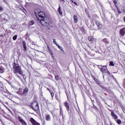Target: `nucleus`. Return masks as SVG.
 Masks as SVG:
<instances>
[{
    "label": "nucleus",
    "instance_id": "obj_31",
    "mask_svg": "<svg viewBox=\"0 0 125 125\" xmlns=\"http://www.w3.org/2000/svg\"><path fill=\"white\" fill-rule=\"evenodd\" d=\"M3 8L1 6H0V12L2 10Z\"/></svg>",
    "mask_w": 125,
    "mask_h": 125
},
{
    "label": "nucleus",
    "instance_id": "obj_11",
    "mask_svg": "<svg viewBox=\"0 0 125 125\" xmlns=\"http://www.w3.org/2000/svg\"><path fill=\"white\" fill-rule=\"evenodd\" d=\"M96 24L99 29L102 28V24H101L100 23H99L98 22H96Z\"/></svg>",
    "mask_w": 125,
    "mask_h": 125
},
{
    "label": "nucleus",
    "instance_id": "obj_35",
    "mask_svg": "<svg viewBox=\"0 0 125 125\" xmlns=\"http://www.w3.org/2000/svg\"><path fill=\"white\" fill-rule=\"evenodd\" d=\"M74 4H75L76 5H77V3L76 2H74Z\"/></svg>",
    "mask_w": 125,
    "mask_h": 125
},
{
    "label": "nucleus",
    "instance_id": "obj_21",
    "mask_svg": "<svg viewBox=\"0 0 125 125\" xmlns=\"http://www.w3.org/2000/svg\"><path fill=\"white\" fill-rule=\"evenodd\" d=\"M117 123L118 124V125H121L122 124V121H121L120 119H118L117 120Z\"/></svg>",
    "mask_w": 125,
    "mask_h": 125
},
{
    "label": "nucleus",
    "instance_id": "obj_3",
    "mask_svg": "<svg viewBox=\"0 0 125 125\" xmlns=\"http://www.w3.org/2000/svg\"><path fill=\"white\" fill-rule=\"evenodd\" d=\"M40 22L41 23V25L42 26H45L47 27L49 25V21L44 18V19H42V20H39Z\"/></svg>",
    "mask_w": 125,
    "mask_h": 125
},
{
    "label": "nucleus",
    "instance_id": "obj_32",
    "mask_svg": "<svg viewBox=\"0 0 125 125\" xmlns=\"http://www.w3.org/2000/svg\"><path fill=\"white\" fill-rule=\"evenodd\" d=\"M47 90H48V91H49V92H50V91H51V90H50L49 89V88H47Z\"/></svg>",
    "mask_w": 125,
    "mask_h": 125
},
{
    "label": "nucleus",
    "instance_id": "obj_40",
    "mask_svg": "<svg viewBox=\"0 0 125 125\" xmlns=\"http://www.w3.org/2000/svg\"><path fill=\"white\" fill-rule=\"evenodd\" d=\"M124 21L125 22V17H124Z\"/></svg>",
    "mask_w": 125,
    "mask_h": 125
},
{
    "label": "nucleus",
    "instance_id": "obj_36",
    "mask_svg": "<svg viewBox=\"0 0 125 125\" xmlns=\"http://www.w3.org/2000/svg\"><path fill=\"white\" fill-rule=\"evenodd\" d=\"M118 13H121V11L119 9H118Z\"/></svg>",
    "mask_w": 125,
    "mask_h": 125
},
{
    "label": "nucleus",
    "instance_id": "obj_14",
    "mask_svg": "<svg viewBox=\"0 0 125 125\" xmlns=\"http://www.w3.org/2000/svg\"><path fill=\"white\" fill-rule=\"evenodd\" d=\"M58 12L60 15H62V11H61V7H60V5H59V7Z\"/></svg>",
    "mask_w": 125,
    "mask_h": 125
},
{
    "label": "nucleus",
    "instance_id": "obj_9",
    "mask_svg": "<svg viewBox=\"0 0 125 125\" xmlns=\"http://www.w3.org/2000/svg\"><path fill=\"white\" fill-rule=\"evenodd\" d=\"M111 116L112 117L114 118V119H115V120H118V116L115 114V112L114 111L111 112Z\"/></svg>",
    "mask_w": 125,
    "mask_h": 125
},
{
    "label": "nucleus",
    "instance_id": "obj_34",
    "mask_svg": "<svg viewBox=\"0 0 125 125\" xmlns=\"http://www.w3.org/2000/svg\"><path fill=\"white\" fill-rule=\"evenodd\" d=\"M55 78L56 79V80H58V76H55Z\"/></svg>",
    "mask_w": 125,
    "mask_h": 125
},
{
    "label": "nucleus",
    "instance_id": "obj_38",
    "mask_svg": "<svg viewBox=\"0 0 125 125\" xmlns=\"http://www.w3.org/2000/svg\"><path fill=\"white\" fill-rule=\"evenodd\" d=\"M70 1H71L72 2H74V0H70Z\"/></svg>",
    "mask_w": 125,
    "mask_h": 125
},
{
    "label": "nucleus",
    "instance_id": "obj_1",
    "mask_svg": "<svg viewBox=\"0 0 125 125\" xmlns=\"http://www.w3.org/2000/svg\"><path fill=\"white\" fill-rule=\"evenodd\" d=\"M35 14L38 21L42 19H43L44 17H45V14H44V13L40 9H36L35 10Z\"/></svg>",
    "mask_w": 125,
    "mask_h": 125
},
{
    "label": "nucleus",
    "instance_id": "obj_19",
    "mask_svg": "<svg viewBox=\"0 0 125 125\" xmlns=\"http://www.w3.org/2000/svg\"><path fill=\"white\" fill-rule=\"evenodd\" d=\"M103 42H105L107 44H108L109 43V42L107 41V39H103Z\"/></svg>",
    "mask_w": 125,
    "mask_h": 125
},
{
    "label": "nucleus",
    "instance_id": "obj_41",
    "mask_svg": "<svg viewBox=\"0 0 125 125\" xmlns=\"http://www.w3.org/2000/svg\"><path fill=\"white\" fill-rule=\"evenodd\" d=\"M123 112H125V110H124V109H123Z\"/></svg>",
    "mask_w": 125,
    "mask_h": 125
},
{
    "label": "nucleus",
    "instance_id": "obj_37",
    "mask_svg": "<svg viewBox=\"0 0 125 125\" xmlns=\"http://www.w3.org/2000/svg\"><path fill=\"white\" fill-rule=\"evenodd\" d=\"M62 1H63V2H65V1L64 0H61Z\"/></svg>",
    "mask_w": 125,
    "mask_h": 125
},
{
    "label": "nucleus",
    "instance_id": "obj_39",
    "mask_svg": "<svg viewBox=\"0 0 125 125\" xmlns=\"http://www.w3.org/2000/svg\"><path fill=\"white\" fill-rule=\"evenodd\" d=\"M124 12H125V9L123 10Z\"/></svg>",
    "mask_w": 125,
    "mask_h": 125
},
{
    "label": "nucleus",
    "instance_id": "obj_15",
    "mask_svg": "<svg viewBox=\"0 0 125 125\" xmlns=\"http://www.w3.org/2000/svg\"><path fill=\"white\" fill-rule=\"evenodd\" d=\"M88 41H89L90 42H92L93 41V40H94V39L93 38V37L92 36H89L88 38Z\"/></svg>",
    "mask_w": 125,
    "mask_h": 125
},
{
    "label": "nucleus",
    "instance_id": "obj_17",
    "mask_svg": "<svg viewBox=\"0 0 125 125\" xmlns=\"http://www.w3.org/2000/svg\"><path fill=\"white\" fill-rule=\"evenodd\" d=\"M91 49H92V50H95V48H96V46L94 45V47H93L92 46H89Z\"/></svg>",
    "mask_w": 125,
    "mask_h": 125
},
{
    "label": "nucleus",
    "instance_id": "obj_28",
    "mask_svg": "<svg viewBox=\"0 0 125 125\" xmlns=\"http://www.w3.org/2000/svg\"><path fill=\"white\" fill-rule=\"evenodd\" d=\"M3 69L1 68H0V73H3Z\"/></svg>",
    "mask_w": 125,
    "mask_h": 125
},
{
    "label": "nucleus",
    "instance_id": "obj_12",
    "mask_svg": "<svg viewBox=\"0 0 125 125\" xmlns=\"http://www.w3.org/2000/svg\"><path fill=\"white\" fill-rule=\"evenodd\" d=\"M73 19L74 20L75 23H77L79 20L78 19V17L76 15H74L73 17Z\"/></svg>",
    "mask_w": 125,
    "mask_h": 125
},
{
    "label": "nucleus",
    "instance_id": "obj_23",
    "mask_svg": "<svg viewBox=\"0 0 125 125\" xmlns=\"http://www.w3.org/2000/svg\"><path fill=\"white\" fill-rule=\"evenodd\" d=\"M28 91V88H26L23 90V94H25Z\"/></svg>",
    "mask_w": 125,
    "mask_h": 125
},
{
    "label": "nucleus",
    "instance_id": "obj_5",
    "mask_svg": "<svg viewBox=\"0 0 125 125\" xmlns=\"http://www.w3.org/2000/svg\"><path fill=\"white\" fill-rule=\"evenodd\" d=\"M0 17L3 20H6V21L8 20V15L7 14L4 13L2 14Z\"/></svg>",
    "mask_w": 125,
    "mask_h": 125
},
{
    "label": "nucleus",
    "instance_id": "obj_42",
    "mask_svg": "<svg viewBox=\"0 0 125 125\" xmlns=\"http://www.w3.org/2000/svg\"><path fill=\"white\" fill-rule=\"evenodd\" d=\"M18 77L19 78H20L19 76H18Z\"/></svg>",
    "mask_w": 125,
    "mask_h": 125
},
{
    "label": "nucleus",
    "instance_id": "obj_26",
    "mask_svg": "<svg viewBox=\"0 0 125 125\" xmlns=\"http://www.w3.org/2000/svg\"><path fill=\"white\" fill-rule=\"evenodd\" d=\"M94 80L95 81V82H96V83H99V81L97 79L94 78Z\"/></svg>",
    "mask_w": 125,
    "mask_h": 125
},
{
    "label": "nucleus",
    "instance_id": "obj_29",
    "mask_svg": "<svg viewBox=\"0 0 125 125\" xmlns=\"http://www.w3.org/2000/svg\"><path fill=\"white\" fill-rule=\"evenodd\" d=\"M53 42H54V43H55V44L56 45V44H57V42H56V41H55V40H53Z\"/></svg>",
    "mask_w": 125,
    "mask_h": 125
},
{
    "label": "nucleus",
    "instance_id": "obj_16",
    "mask_svg": "<svg viewBox=\"0 0 125 125\" xmlns=\"http://www.w3.org/2000/svg\"><path fill=\"white\" fill-rule=\"evenodd\" d=\"M56 45L60 49L62 50V51H63V48L61 46H60L58 44H56Z\"/></svg>",
    "mask_w": 125,
    "mask_h": 125
},
{
    "label": "nucleus",
    "instance_id": "obj_7",
    "mask_svg": "<svg viewBox=\"0 0 125 125\" xmlns=\"http://www.w3.org/2000/svg\"><path fill=\"white\" fill-rule=\"evenodd\" d=\"M120 34L121 36H122V37H124L125 36V27H124L123 28L120 29Z\"/></svg>",
    "mask_w": 125,
    "mask_h": 125
},
{
    "label": "nucleus",
    "instance_id": "obj_20",
    "mask_svg": "<svg viewBox=\"0 0 125 125\" xmlns=\"http://www.w3.org/2000/svg\"><path fill=\"white\" fill-rule=\"evenodd\" d=\"M46 121H49V120H50V116H49V115H46Z\"/></svg>",
    "mask_w": 125,
    "mask_h": 125
},
{
    "label": "nucleus",
    "instance_id": "obj_18",
    "mask_svg": "<svg viewBox=\"0 0 125 125\" xmlns=\"http://www.w3.org/2000/svg\"><path fill=\"white\" fill-rule=\"evenodd\" d=\"M18 37V36H17V35H16L14 36L13 37V41H16V40H17V37Z\"/></svg>",
    "mask_w": 125,
    "mask_h": 125
},
{
    "label": "nucleus",
    "instance_id": "obj_6",
    "mask_svg": "<svg viewBox=\"0 0 125 125\" xmlns=\"http://www.w3.org/2000/svg\"><path fill=\"white\" fill-rule=\"evenodd\" d=\"M18 120H19V122H20L21 125H27V123H26V122L21 118V117L19 116L18 117Z\"/></svg>",
    "mask_w": 125,
    "mask_h": 125
},
{
    "label": "nucleus",
    "instance_id": "obj_22",
    "mask_svg": "<svg viewBox=\"0 0 125 125\" xmlns=\"http://www.w3.org/2000/svg\"><path fill=\"white\" fill-rule=\"evenodd\" d=\"M109 66H115V64H114V62H110Z\"/></svg>",
    "mask_w": 125,
    "mask_h": 125
},
{
    "label": "nucleus",
    "instance_id": "obj_30",
    "mask_svg": "<svg viewBox=\"0 0 125 125\" xmlns=\"http://www.w3.org/2000/svg\"><path fill=\"white\" fill-rule=\"evenodd\" d=\"M47 49L48 51H50L51 50V49H50V48H49V46H48V45L47 46Z\"/></svg>",
    "mask_w": 125,
    "mask_h": 125
},
{
    "label": "nucleus",
    "instance_id": "obj_8",
    "mask_svg": "<svg viewBox=\"0 0 125 125\" xmlns=\"http://www.w3.org/2000/svg\"><path fill=\"white\" fill-rule=\"evenodd\" d=\"M100 70L101 72H102V73H107V72L108 71V70H107V67H106V66H103L100 69Z\"/></svg>",
    "mask_w": 125,
    "mask_h": 125
},
{
    "label": "nucleus",
    "instance_id": "obj_13",
    "mask_svg": "<svg viewBox=\"0 0 125 125\" xmlns=\"http://www.w3.org/2000/svg\"><path fill=\"white\" fill-rule=\"evenodd\" d=\"M22 44L24 50H27V46H26V42L25 41L22 42Z\"/></svg>",
    "mask_w": 125,
    "mask_h": 125
},
{
    "label": "nucleus",
    "instance_id": "obj_25",
    "mask_svg": "<svg viewBox=\"0 0 125 125\" xmlns=\"http://www.w3.org/2000/svg\"><path fill=\"white\" fill-rule=\"evenodd\" d=\"M50 94L51 95V97L53 98V96H54V93H53V92H52V91H50Z\"/></svg>",
    "mask_w": 125,
    "mask_h": 125
},
{
    "label": "nucleus",
    "instance_id": "obj_24",
    "mask_svg": "<svg viewBox=\"0 0 125 125\" xmlns=\"http://www.w3.org/2000/svg\"><path fill=\"white\" fill-rule=\"evenodd\" d=\"M50 54L51 55V56L52 57H53V52H52V50L49 51Z\"/></svg>",
    "mask_w": 125,
    "mask_h": 125
},
{
    "label": "nucleus",
    "instance_id": "obj_2",
    "mask_svg": "<svg viewBox=\"0 0 125 125\" xmlns=\"http://www.w3.org/2000/svg\"><path fill=\"white\" fill-rule=\"evenodd\" d=\"M13 69L14 70V73L15 74H19L20 75H22L23 72H22V69H21V67L19 64L14 63H13Z\"/></svg>",
    "mask_w": 125,
    "mask_h": 125
},
{
    "label": "nucleus",
    "instance_id": "obj_27",
    "mask_svg": "<svg viewBox=\"0 0 125 125\" xmlns=\"http://www.w3.org/2000/svg\"><path fill=\"white\" fill-rule=\"evenodd\" d=\"M34 21H31L30 22H29V25H30L31 26H32V25H34Z\"/></svg>",
    "mask_w": 125,
    "mask_h": 125
},
{
    "label": "nucleus",
    "instance_id": "obj_10",
    "mask_svg": "<svg viewBox=\"0 0 125 125\" xmlns=\"http://www.w3.org/2000/svg\"><path fill=\"white\" fill-rule=\"evenodd\" d=\"M64 106L66 108L67 111H70V106H69V104L67 103V102H65L64 103Z\"/></svg>",
    "mask_w": 125,
    "mask_h": 125
},
{
    "label": "nucleus",
    "instance_id": "obj_4",
    "mask_svg": "<svg viewBox=\"0 0 125 125\" xmlns=\"http://www.w3.org/2000/svg\"><path fill=\"white\" fill-rule=\"evenodd\" d=\"M30 107L34 110V111H38L39 110V104L37 102H33L30 105Z\"/></svg>",
    "mask_w": 125,
    "mask_h": 125
},
{
    "label": "nucleus",
    "instance_id": "obj_33",
    "mask_svg": "<svg viewBox=\"0 0 125 125\" xmlns=\"http://www.w3.org/2000/svg\"><path fill=\"white\" fill-rule=\"evenodd\" d=\"M113 2H114V4H116L117 3V2L115 0H114Z\"/></svg>",
    "mask_w": 125,
    "mask_h": 125
}]
</instances>
